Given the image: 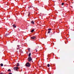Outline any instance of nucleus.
Wrapping results in <instances>:
<instances>
[{"label":"nucleus","mask_w":74,"mask_h":74,"mask_svg":"<svg viewBox=\"0 0 74 74\" xmlns=\"http://www.w3.org/2000/svg\"><path fill=\"white\" fill-rule=\"evenodd\" d=\"M32 57H29L28 58V60L29 62H31V61H32Z\"/></svg>","instance_id":"1"},{"label":"nucleus","mask_w":74,"mask_h":74,"mask_svg":"<svg viewBox=\"0 0 74 74\" xmlns=\"http://www.w3.org/2000/svg\"><path fill=\"white\" fill-rule=\"evenodd\" d=\"M25 64L26 67H29L30 66V64L29 62H27Z\"/></svg>","instance_id":"2"},{"label":"nucleus","mask_w":74,"mask_h":74,"mask_svg":"<svg viewBox=\"0 0 74 74\" xmlns=\"http://www.w3.org/2000/svg\"><path fill=\"white\" fill-rule=\"evenodd\" d=\"M14 70H16L17 71L18 70H19V68L18 67H14L13 68Z\"/></svg>","instance_id":"3"},{"label":"nucleus","mask_w":74,"mask_h":74,"mask_svg":"<svg viewBox=\"0 0 74 74\" xmlns=\"http://www.w3.org/2000/svg\"><path fill=\"white\" fill-rule=\"evenodd\" d=\"M31 39L32 40H35L36 39V37L33 36L31 37Z\"/></svg>","instance_id":"4"},{"label":"nucleus","mask_w":74,"mask_h":74,"mask_svg":"<svg viewBox=\"0 0 74 74\" xmlns=\"http://www.w3.org/2000/svg\"><path fill=\"white\" fill-rule=\"evenodd\" d=\"M9 35V34H6L5 35V36L7 37Z\"/></svg>","instance_id":"5"},{"label":"nucleus","mask_w":74,"mask_h":74,"mask_svg":"<svg viewBox=\"0 0 74 74\" xmlns=\"http://www.w3.org/2000/svg\"><path fill=\"white\" fill-rule=\"evenodd\" d=\"M16 66L18 67V66H19V63H17V65H16Z\"/></svg>","instance_id":"6"},{"label":"nucleus","mask_w":74,"mask_h":74,"mask_svg":"<svg viewBox=\"0 0 74 74\" xmlns=\"http://www.w3.org/2000/svg\"><path fill=\"white\" fill-rule=\"evenodd\" d=\"M13 27H14V28H15V27H16V26L15 25H13Z\"/></svg>","instance_id":"7"},{"label":"nucleus","mask_w":74,"mask_h":74,"mask_svg":"<svg viewBox=\"0 0 74 74\" xmlns=\"http://www.w3.org/2000/svg\"><path fill=\"white\" fill-rule=\"evenodd\" d=\"M30 56H31V53H30L29 54V57H30Z\"/></svg>","instance_id":"8"},{"label":"nucleus","mask_w":74,"mask_h":74,"mask_svg":"<svg viewBox=\"0 0 74 74\" xmlns=\"http://www.w3.org/2000/svg\"><path fill=\"white\" fill-rule=\"evenodd\" d=\"M31 23H32V24H34V21H31Z\"/></svg>","instance_id":"9"},{"label":"nucleus","mask_w":74,"mask_h":74,"mask_svg":"<svg viewBox=\"0 0 74 74\" xmlns=\"http://www.w3.org/2000/svg\"><path fill=\"white\" fill-rule=\"evenodd\" d=\"M47 66L49 67L50 66V65L49 64H48L47 65Z\"/></svg>","instance_id":"10"},{"label":"nucleus","mask_w":74,"mask_h":74,"mask_svg":"<svg viewBox=\"0 0 74 74\" xmlns=\"http://www.w3.org/2000/svg\"><path fill=\"white\" fill-rule=\"evenodd\" d=\"M48 30L49 31H50V30H52V29L51 28L49 29H48Z\"/></svg>","instance_id":"11"},{"label":"nucleus","mask_w":74,"mask_h":74,"mask_svg":"<svg viewBox=\"0 0 74 74\" xmlns=\"http://www.w3.org/2000/svg\"><path fill=\"white\" fill-rule=\"evenodd\" d=\"M34 29H32V30H31V32H34Z\"/></svg>","instance_id":"12"},{"label":"nucleus","mask_w":74,"mask_h":74,"mask_svg":"<svg viewBox=\"0 0 74 74\" xmlns=\"http://www.w3.org/2000/svg\"><path fill=\"white\" fill-rule=\"evenodd\" d=\"M0 65L1 66H3V64H1Z\"/></svg>","instance_id":"13"},{"label":"nucleus","mask_w":74,"mask_h":74,"mask_svg":"<svg viewBox=\"0 0 74 74\" xmlns=\"http://www.w3.org/2000/svg\"><path fill=\"white\" fill-rule=\"evenodd\" d=\"M30 48H28V51H30Z\"/></svg>","instance_id":"14"},{"label":"nucleus","mask_w":74,"mask_h":74,"mask_svg":"<svg viewBox=\"0 0 74 74\" xmlns=\"http://www.w3.org/2000/svg\"><path fill=\"white\" fill-rule=\"evenodd\" d=\"M11 71L10 69H9L8 70V71Z\"/></svg>","instance_id":"15"},{"label":"nucleus","mask_w":74,"mask_h":74,"mask_svg":"<svg viewBox=\"0 0 74 74\" xmlns=\"http://www.w3.org/2000/svg\"><path fill=\"white\" fill-rule=\"evenodd\" d=\"M50 31H48V33H50Z\"/></svg>","instance_id":"16"},{"label":"nucleus","mask_w":74,"mask_h":74,"mask_svg":"<svg viewBox=\"0 0 74 74\" xmlns=\"http://www.w3.org/2000/svg\"><path fill=\"white\" fill-rule=\"evenodd\" d=\"M64 5V3H62V5Z\"/></svg>","instance_id":"17"},{"label":"nucleus","mask_w":74,"mask_h":74,"mask_svg":"<svg viewBox=\"0 0 74 74\" xmlns=\"http://www.w3.org/2000/svg\"><path fill=\"white\" fill-rule=\"evenodd\" d=\"M28 16H29V15H30V13H29L28 14Z\"/></svg>","instance_id":"18"},{"label":"nucleus","mask_w":74,"mask_h":74,"mask_svg":"<svg viewBox=\"0 0 74 74\" xmlns=\"http://www.w3.org/2000/svg\"><path fill=\"white\" fill-rule=\"evenodd\" d=\"M9 74H12V73H9Z\"/></svg>","instance_id":"19"},{"label":"nucleus","mask_w":74,"mask_h":74,"mask_svg":"<svg viewBox=\"0 0 74 74\" xmlns=\"http://www.w3.org/2000/svg\"><path fill=\"white\" fill-rule=\"evenodd\" d=\"M3 73H1V74H3Z\"/></svg>","instance_id":"20"},{"label":"nucleus","mask_w":74,"mask_h":74,"mask_svg":"<svg viewBox=\"0 0 74 74\" xmlns=\"http://www.w3.org/2000/svg\"><path fill=\"white\" fill-rule=\"evenodd\" d=\"M36 52H37V49H36Z\"/></svg>","instance_id":"21"},{"label":"nucleus","mask_w":74,"mask_h":74,"mask_svg":"<svg viewBox=\"0 0 74 74\" xmlns=\"http://www.w3.org/2000/svg\"><path fill=\"white\" fill-rule=\"evenodd\" d=\"M30 7V8H31V7H33V6H31Z\"/></svg>","instance_id":"22"},{"label":"nucleus","mask_w":74,"mask_h":74,"mask_svg":"<svg viewBox=\"0 0 74 74\" xmlns=\"http://www.w3.org/2000/svg\"><path fill=\"white\" fill-rule=\"evenodd\" d=\"M33 62V61H32V62Z\"/></svg>","instance_id":"23"},{"label":"nucleus","mask_w":74,"mask_h":74,"mask_svg":"<svg viewBox=\"0 0 74 74\" xmlns=\"http://www.w3.org/2000/svg\"><path fill=\"white\" fill-rule=\"evenodd\" d=\"M17 47H19V46H17Z\"/></svg>","instance_id":"24"},{"label":"nucleus","mask_w":74,"mask_h":74,"mask_svg":"<svg viewBox=\"0 0 74 74\" xmlns=\"http://www.w3.org/2000/svg\"><path fill=\"white\" fill-rule=\"evenodd\" d=\"M29 9H30V8H29Z\"/></svg>","instance_id":"25"},{"label":"nucleus","mask_w":74,"mask_h":74,"mask_svg":"<svg viewBox=\"0 0 74 74\" xmlns=\"http://www.w3.org/2000/svg\"><path fill=\"white\" fill-rule=\"evenodd\" d=\"M19 30H20V29H19Z\"/></svg>","instance_id":"26"}]
</instances>
